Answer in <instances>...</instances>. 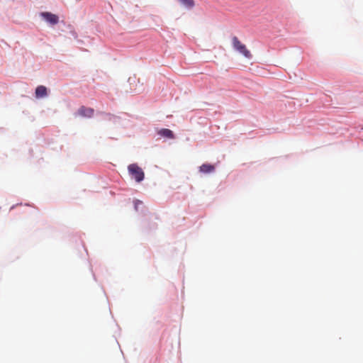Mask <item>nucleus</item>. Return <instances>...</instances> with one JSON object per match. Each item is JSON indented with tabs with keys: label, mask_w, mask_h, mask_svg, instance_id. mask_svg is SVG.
<instances>
[{
	"label": "nucleus",
	"mask_w": 363,
	"mask_h": 363,
	"mask_svg": "<svg viewBox=\"0 0 363 363\" xmlns=\"http://www.w3.org/2000/svg\"><path fill=\"white\" fill-rule=\"evenodd\" d=\"M158 134L164 138L173 139L174 138L173 132L167 128H162L158 131Z\"/></svg>",
	"instance_id": "7"
},
{
	"label": "nucleus",
	"mask_w": 363,
	"mask_h": 363,
	"mask_svg": "<svg viewBox=\"0 0 363 363\" xmlns=\"http://www.w3.org/2000/svg\"><path fill=\"white\" fill-rule=\"evenodd\" d=\"M232 45L233 48L242 54L247 59H250L252 57V55L250 51L247 48L245 45L240 42L238 37H233Z\"/></svg>",
	"instance_id": "1"
},
{
	"label": "nucleus",
	"mask_w": 363,
	"mask_h": 363,
	"mask_svg": "<svg viewBox=\"0 0 363 363\" xmlns=\"http://www.w3.org/2000/svg\"><path fill=\"white\" fill-rule=\"evenodd\" d=\"M215 170V167L213 164H203L199 167V171L203 174H209Z\"/></svg>",
	"instance_id": "6"
},
{
	"label": "nucleus",
	"mask_w": 363,
	"mask_h": 363,
	"mask_svg": "<svg viewBox=\"0 0 363 363\" xmlns=\"http://www.w3.org/2000/svg\"><path fill=\"white\" fill-rule=\"evenodd\" d=\"M181 4L188 8H192L194 6V0H179Z\"/></svg>",
	"instance_id": "8"
},
{
	"label": "nucleus",
	"mask_w": 363,
	"mask_h": 363,
	"mask_svg": "<svg viewBox=\"0 0 363 363\" xmlns=\"http://www.w3.org/2000/svg\"><path fill=\"white\" fill-rule=\"evenodd\" d=\"M41 16L51 25H55L59 22L58 16L50 12H43Z\"/></svg>",
	"instance_id": "3"
},
{
	"label": "nucleus",
	"mask_w": 363,
	"mask_h": 363,
	"mask_svg": "<svg viewBox=\"0 0 363 363\" xmlns=\"http://www.w3.org/2000/svg\"><path fill=\"white\" fill-rule=\"evenodd\" d=\"M37 99L43 98L48 96V89L45 86L40 85L37 86L35 91Z\"/></svg>",
	"instance_id": "5"
},
{
	"label": "nucleus",
	"mask_w": 363,
	"mask_h": 363,
	"mask_svg": "<svg viewBox=\"0 0 363 363\" xmlns=\"http://www.w3.org/2000/svg\"><path fill=\"white\" fill-rule=\"evenodd\" d=\"M94 113V110L91 108L81 106L78 109V114L82 117L91 118Z\"/></svg>",
	"instance_id": "4"
},
{
	"label": "nucleus",
	"mask_w": 363,
	"mask_h": 363,
	"mask_svg": "<svg viewBox=\"0 0 363 363\" xmlns=\"http://www.w3.org/2000/svg\"><path fill=\"white\" fill-rule=\"evenodd\" d=\"M128 170L131 177L137 182H140L144 179V172L137 164H131L128 165Z\"/></svg>",
	"instance_id": "2"
}]
</instances>
